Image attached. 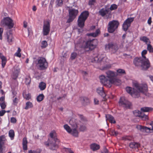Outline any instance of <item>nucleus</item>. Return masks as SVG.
Wrapping results in <instances>:
<instances>
[{
  "label": "nucleus",
  "instance_id": "1",
  "mask_svg": "<svg viewBox=\"0 0 153 153\" xmlns=\"http://www.w3.org/2000/svg\"><path fill=\"white\" fill-rule=\"evenodd\" d=\"M50 138L48 141L44 142V145L47 147L50 146V149L55 150L59 148V140L57 138L56 134L54 131H52L49 134Z\"/></svg>",
  "mask_w": 153,
  "mask_h": 153
},
{
  "label": "nucleus",
  "instance_id": "2",
  "mask_svg": "<svg viewBox=\"0 0 153 153\" xmlns=\"http://www.w3.org/2000/svg\"><path fill=\"white\" fill-rule=\"evenodd\" d=\"M100 82L104 85L110 88L112 84L117 85H119L121 83V81L119 79L115 78L113 79L108 80L105 76L103 75H102L99 77Z\"/></svg>",
  "mask_w": 153,
  "mask_h": 153
},
{
  "label": "nucleus",
  "instance_id": "3",
  "mask_svg": "<svg viewBox=\"0 0 153 153\" xmlns=\"http://www.w3.org/2000/svg\"><path fill=\"white\" fill-rule=\"evenodd\" d=\"M98 43V41L97 39H89L83 43V44L81 46V47L84 49L88 48L89 50H92L96 47Z\"/></svg>",
  "mask_w": 153,
  "mask_h": 153
},
{
  "label": "nucleus",
  "instance_id": "4",
  "mask_svg": "<svg viewBox=\"0 0 153 153\" xmlns=\"http://www.w3.org/2000/svg\"><path fill=\"white\" fill-rule=\"evenodd\" d=\"M119 23L116 20H113L109 22L108 25V30L110 33H113L118 27Z\"/></svg>",
  "mask_w": 153,
  "mask_h": 153
},
{
  "label": "nucleus",
  "instance_id": "5",
  "mask_svg": "<svg viewBox=\"0 0 153 153\" xmlns=\"http://www.w3.org/2000/svg\"><path fill=\"white\" fill-rule=\"evenodd\" d=\"M37 64L40 69L42 70L46 69L48 66V63L45 58L39 57L37 59Z\"/></svg>",
  "mask_w": 153,
  "mask_h": 153
},
{
  "label": "nucleus",
  "instance_id": "6",
  "mask_svg": "<svg viewBox=\"0 0 153 153\" xmlns=\"http://www.w3.org/2000/svg\"><path fill=\"white\" fill-rule=\"evenodd\" d=\"M78 13V10L74 8L70 9L69 10V18L67 23H70L72 22L75 18Z\"/></svg>",
  "mask_w": 153,
  "mask_h": 153
},
{
  "label": "nucleus",
  "instance_id": "7",
  "mask_svg": "<svg viewBox=\"0 0 153 153\" xmlns=\"http://www.w3.org/2000/svg\"><path fill=\"white\" fill-rule=\"evenodd\" d=\"M133 85L140 92L146 94L148 88L146 84H140L137 82L133 83Z\"/></svg>",
  "mask_w": 153,
  "mask_h": 153
},
{
  "label": "nucleus",
  "instance_id": "8",
  "mask_svg": "<svg viewBox=\"0 0 153 153\" xmlns=\"http://www.w3.org/2000/svg\"><path fill=\"white\" fill-rule=\"evenodd\" d=\"M119 104L125 108H130L131 106V102L126 99L124 97H121L119 101Z\"/></svg>",
  "mask_w": 153,
  "mask_h": 153
},
{
  "label": "nucleus",
  "instance_id": "9",
  "mask_svg": "<svg viewBox=\"0 0 153 153\" xmlns=\"http://www.w3.org/2000/svg\"><path fill=\"white\" fill-rule=\"evenodd\" d=\"M2 25L7 26L9 29L13 27L14 24L13 20L9 17L4 18L1 21Z\"/></svg>",
  "mask_w": 153,
  "mask_h": 153
},
{
  "label": "nucleus",
  "instance_id": "10",
  "mask_svg": "<svg viewBox=\"0 0 153 153\" xmlns=\"http://www.w3.org/2000/svg\"><path fill=\"white\" fill-rule=\"evenodd\" d=\"M151 66L150 62L148 59L143 58L140 67L142 70L144 71L147 70Z\"/></svg>",
  "mask_w": 153,
  "mask_h": 153
},
{
  "label": "nucleus",
  "instance_id": "11",
  "mask_svg": "<svg viewBox=\"0 0 153 153\" xmlns=\"http://www.w3.org/2000/svg\"><path fill=\"white\" fill-rule=\"evenodd\" d=\"M134 114L136 117H139L143 120H146L148 119V116L145 115L143 113L138 110H135L133 111Z\"/></svg>",
  "mask_w": 153,
  "mask_h": 153
},
{
  "label": "nucleus",
  "instance_id": "12",
  "mask_svg": "<svg viewBox=\"0 0 153 153\" xmlns=\"http://www.w3.org/2000/svg\"><path fill=\"white\" fill-rule=\"evenodd\" d=\"M50 23L48 21L45 22L43 24V32L44 36L48 35L50 31Z\"/></svg>",
  "mask_w": 153,
  "mask_h": 153
},
{
  "label": "nucleus",
  "instance_id": "13",
  "mask_svg": "<svg viewBox=\"0 0 153 153\" xmlns=\"http://www.w3.org/2000/svg\"><path fill=\"white\" fill-rule=\"evenodd\" d=\"M133 20L134 18L130 17L128 18L125 21L123 25V28L124 31H126L127 30Z\"/></svg>",
  "mask_w": 153,
  "mask_h": 153
},
{
  "label": "nucleus",
  "instance_id": "14",
  "mask_svg": "<svg viewBox=\"0 0 153 153\" xmlns=\"http://www.w3.org/2000/svg\"><path fill=\"white\" fill-rule=\"evenodd\" d=\"M105 48L106 50L109 49L113 51L114 52H116L118 50V46L116 44L111 42L109 43L108 45H105Z\"/></svg>",
  "mask_w": 153,
  "mask_h": 153
},
{
  "label": "nucleus",
  "instance_id": "15",
  "mask_svg": "<svg viewBox=\"0 0 153 153\" xmlns=\"http://www.w3.org/2000/svg\"><path fill=\"white\" fill-rule=\"evenodd\" d=\"M107 75L106 77H105L107 79V77L109 79L108 80H111L115 78V77H116L117 76V74L114 72L111 71H108L106 72Z\"/></svg>",
  "mask_w": 153,
  "mask_h": 153
},
{
  "label": "nucleus",
  "instance_id": "16",
  "mask_svg": "<svg viewBox=\"0 0 153 153\" xmlns=\"http://www.w3.org/2000/svg\"><path fill=\"white\" fill-rule=\"evenodd\" d=\"M143 58L141 57H135L133 60V63L135 66L140 67Z\"/></svg>",
  "mask_w": 153,
  "mask_h": 153
},
{
  "label": "nucleus",
  "instance_id": "17",
  "mask_svg": "<svg viewBox=\"0 0 153 153\" xmlns=\"http://www.w3.org/2000/svg\"><path fill=\"white\" fill-rule=\"evenodd\" d=\"M97 91L98 94L103 98L104 101L106 100V95L104 91L103 87L98 88L97 89Z\"/></svg>",
  "mask_w": 153,
  "mask_h": 153
},
{
  "label": "nucleus",
  "instance_id": "18",
  "mask_svg": "<svg viewBox=\"0 0 153 153\" xmlns=\"http://www.w3.org/2000/svg\"><path fill=\"white\" fill-rule=\"evenodd\" d=\"M109 12V8L105 7L101 9L99 11V13L101 16L103 17L108 14Z\"/></svg>",
  "mask_w": 153,
  "mask_h": 153
},
{
  "label": "nucleus",
  "instance_id": "19",
  "mask_svg": "<svg viewBox=\"0 0 153 153\" xmlns=\"http://www.w3.org/2000/svg\"><path fill=\"white\" fill-rule=\"evenodd\" d=\"M137 128L143 132L149 133L151 130L150 128L141 125H138Z\"/></svg>",
  "mask_w": 153,
  "mask_h": 153
},
{
  "label": "nucleus",
  "instance_id": "20",
  "mask_svg": "<svg viewBox=\"0 0 153 153\" xmlns=\"http://www.w3.org/2000/svg\"><path fill=\"white\" fill-rule=\"evenodd\" d=\"M6 139L4 135L0 137V153H3L2 152V147L5 143Z\"/></svg>",
  "mask_w": 153,
  "mask_h": 153
},
{
  "label": "nucleus",
  "instance_id": "21",
  "mask_svg": "<svg viewBox=\"0 0 153 153\" xmlns=\"http://www.w3.org/2000/svg\"><path fill=\"white\" fill-rule=\"evenodd\" d=\"M0 58L1 60L2 67L3 68H4L7 61V59L1 53H0Z\"/></svg>",
  "mask_w": 153,
  "mask_h": 153
},
{
  "label": "nucleus",
  "instance_id": "22",
  "mask_svg": "<svg viewBox=\"0 0 153 153\" xmlns=\"http://www.w3.org/2000/svg\"><path fill=\"white\" fill-rule=\"evenodd\" d=\"M85 20L79 16L77 20L78 25L79 27L81 28H83L84 26Z\"/></svg>",
  "mask_w": 153,
  "mask_h": 153
},
{
  "label": "nucleus",
  "instance_id": "23",
  "mask_svg": "<svg viewBox=\"0 0 153 153\" xmlns=\"http://www.w3.org/2000/svg\"><path fill=\"white\" fill-rule=\"evenodd\" d=\"M89 15V13L87 11H85L82 12L79 16L81 18L86 20Z\"/></svg>",
  "mask_w": 153,
  "mask_h": 153
},
{
  "label": "nucleus",
  "instance_id": "24",
  "mask_svg": "<svg viewBox=\"0 0 153 153\" xmlns=\"http://www.w3.org/2000/svg\"><path fill=\"white\" fill-rule=\"evenodd\" d=\"M105 117L106 118V120H108L110 123H116V121L112 116L110 114H107L105 115Z\"/></svg>",
  "mask_w": 153,
  "mask_h": 153
},
{
  "label": "nucleus",
  "instance_id": "25",
  "mask_svg": "<svg viewBox=\"0 0 153 153\" xmlns=\"http://www.w3.org/2000/svg\"><path fill=\"white\" fill-rule=\"evenodd\" d=\"M90 148L92 150L95 151L100 149V146L95 143H93L90 145Z\"/></svg>",
  "mask_w": 153,
  "mask_h": 153
},
{
  "label": "nucleus",
  "instance_id": "26",
  "mask_svg": "<svg viewBox=\"0 0 153 153\" xmlns=\"http://www.w3.org/2000/svg\"><path fill=\"white\" fill-rule=\"evenodd\" d=\"M80 100L84 105H88L90 104V101L89 98L85 97H81Z\"/></svg>",
  "mask_w": 153,
  "mask_h": 153
},
{
  "label": "nucleus",
  "instance_id": "27",
  "mask_svg": "<svg viewBox=\"0 0 153 153\" xmlns=\"http://www.w3.org/2000/svg\"><path fill=\"white\" fill-rule=\"evenodd\" d=\"M0 105L2 109H4L6 107V105L5 103V98L4 97H1L0 98Z\"/></svg>",
  "mask_w": 153,
  "mask_h": 153
},
{
  "label": "nucleus",
  "instance_id": "28",
  "mask_svg": "<svg viewBox=\"0 0 153 153\" xmlns=\"http://www.w3.org/2000/svg\"><path fill=\"white\" fill-rule=\"evenodd\" d=\"M6 37L7 40V42L9 43L13 41V34L10 32H8L7 33Z\"/></svg>",
  "mask_w": 153,
  "mask_h": 153
},
{
  "label": "nucleus",
  "instance_id": "29",
  "mask_svg": "<svg viewBox=\"0 0 153 153\" xmlns=\"http://www.w3.org/2000/svg\"><path fill=\"white\" fill-rule=\"evenodd\" d=\"M77 120L74 118H72L69 121L70 124L72 126L77 128L78 127V124L77 123Z\"/></svg>",
  "mask_w": 153,
  "mask_h": 153
},
{
  "label": "nucleus",
  "instance_id": "30",
  "mask_svg": "<svg viewBox=\"0 0 153 153\" xmlns=\"http://www.w3.org/2000/svg\"><path fill=\"white\" fill-rule=\"evenodd\" d=\"M140 39L141 41L146 43L147 44L148 43H149V44L151 43V42L149 39L146 36L141 37L140 38Z\"/></svg>",
  "mask_w": 153,
  "mask_h": 153
},
{
  "label": "nucleus",
  "instance_id": "31",
  "mask_svg": "<svg viewBox=\"0 0 153 153\" xmlns=\"http://www.w3.org/2000/svg\"><path fill=\"white\" fill-rule=\"evenodd\" d=\"M27 143L26 138L24 137L23 139L22 145L23 149L24 150H26L27 149Z\"/></svg>",
  "mask_w": 153,
  "mask_h": 153
},
{
  "label": "nucleus",
  "instance_id": "32",
  "mask_svg": "<svg viewBox=\"0 0 153 153\" xmlns=\"http://www.w3.org/2000/svg\"><path fill=\"white\" fill-rule=\"evenodd\" d=\"M141 111L142 112H148L153 110V108L151 107H143L141 108Z\"/></svg>",
  "mask_w": 153,
  "mask_h": 153
},
{
  "label": "nucleus",
  "instance_id": "33",
  "mask_svg": "<svg viewBox=\"0 0 153 153\" xmlns=\"http://www.w3.org/2000/svg\"><path fill=\"white\" fill-rule=\"evenodd\" d=\"M100 31L99 29H97L95 32L87 34L88 36H90L93 37H95L97 36L100 33Z\"/></svg>",
  "mask_w": 153,
  "mask_h": 153
},
{
  "label": "nucleus",
  "instance_id": "34",
  "mask_svg": "<svg viewBox=\"0 0 153 153\" xmlns=\"http://www.w3.org/2000/svg\"><path fill=\"white\" fill-rule=\"evenodd\" d=\"M70 133L73 136L76 137H77L78 136V132L76 127L74 129H71V131Z\"/></svg>",
  "mask_w": 153,
  "mask_h": 153
},
{
  "label": "nucleus",
  "instance_id": "35",
  "mask_svg": "<svg viewBox=\"0 0 153 153\" xmlns=\"http://www.w3.org/2000/svg\"><path fill=\"white\" fill-rule=\"evenodd\" d=\"M8 135L11 140H13L15 136V132L14 130L12 129L10 130L9 131Z\"/></svg>",
  "mask_w": 153,
  "mask_h": 153
},
{
  "label": "nucleus",
  "instance_id": "36",
  "mask_svg": "<svg viewBox=\"0 0 153 153\" xmlns=\"http://www.w3.org/2000/svg\"><path fill=\"white\" fill-rule=\"evenodd\" d=\"M39 87L40 90H43L45 89L46 87V84L42 82H41L39 83Z\"/></svg>",
  "mask_w": 153,
  "mask_h": 153
},
{
  "label": "nucleus",
  "instance_id": "37",
  "mask_svg": "<svg viewBox=\"0 0 153 153\" xmlns=\"http://www.w3.org/2000/svg\"><path fill=\"white\" fill-rule=\"evenodd\" d=\"M139 144L136 143L131 142L129 144V146L132 148H138L139 146Z\"/></svg>",
  "mask_w": 153,
  "mask_h": 153
},
{
  "label": "nucleus",
  "instance_id": "38",
  "mask_svg": "<svg viewBox=\"0 0 153 153\" xmlns=\"http://www.w3.org/2000/svg\"><path fill=\"white\" fill-rule=\"evenodd\" d=\"M33 106L32 103L30 102H27L26 103V106L25 108L27 110L29 108H32Z\"/></svg>",
  "mask_w": 153,
  "mask_h": 153
},
{
  "label": "nucleus",
  "instance_id": "39",
  "mask_svg": "<svg viewBox=\"0 0 153 153\" xmlns=\"http://www.w3.org/2000/svg\"><path fill=\"white\" fill-rule=\"evenodd\" d=\"M131 96L134 98H138L140 96V94L139 92L137 91L135 89L134 91Z\"/></svg>",
  "mask_w": 153,
  "mask_h": 153
},
{
  "label": "nucleus",
  "instance_id": "40",
  "mask_svg": "<svg viewBox=\"0 0 153 153\" xmlns=\"http://www.w3.org/2000/svg\"><path fill=\"white\" fill-rule=\"evenodd\" d=\"M13 104L14 105H17L19 101V99L16 97H13L12 98Z\"/></svg>",
  "mask_w": 153,
  "mask_h": 153
},
{
  "label": "nucleus",
  "instance_id": "41",
  "mask_svg": "<svg viewBox=\"0 0 153 153\" xmlns=\"http://www.w3.org/2000/svg\"><path fill=\"white\" fill-rule=\"evenodd\" d=\"M126 89L127 92L130 94L131 96L132 95V94L134 90V88L129 87H127L126 88Z\"/></svg>",
  "mask_w": 153,
  "mask_h": 153
},
{
  "label": "nucleus",
  "instance_id": "42",
  "mask_svg": "<svg viewBox=\"0 0 153 153\" xmlns=\"http://www.w3.org/2000/svg\"><path fill=\"white\" fill-rule=\"evenodd\" d=\"M44 96L43 94L39 95L36 98L37 101L38 102L42 101L44 98Z\"/></svg>",
  "mask_w": 153,
  "mask_h": 153
},
{
  "label": "nucleus",
  "instance_id": "43",
  "mask_svg": "<svg viewBox=\"0 0 153 153\" xmlns=\"http://www.w3.org/2000/svg\"><path fill=\"white\" fill-rule=\"evenodd\" d=\"M23 97L25 99L27 100H28L31 98V94L30 93L28 94H23Z\"/></svg>",
  "mask_w": 153,
  "mask_h": 153
},
{
  "label": "nucleus",
  "instance_id": "44",
  "mask_svg": "<svg viewBox=\"0 0 153 153\" xmlns=\"http://www.w3.org/2000/svg\"><path fill=\"white\" fill-rule=\"evenodd\" d=\"M64 128L66 131L70 133L71 131V129L70 127L67 124H65L64 126Z\"/></svg>",
  "mask_w": 153,
  "mask_h": 153
},
{
  "label": "nucleus",
  "instance_id": "45",
  "mask_svg": "<svg viewBox=\"0 0 153 153\" xmlns=\"http://www.w3.org/2000/svg\"><path fill=\"white\" fill-rule=\"evenodd\" d=\"M147 49L149 53H153V48L150 43L147 44Z\"/></svg>",
  "mask_w": 153,
  "mask_h": 153
},
{
  "label": "nucleus",
  "instance_id": "46",
  "mask_svg": "<svg viewBox=\"0 0 153 153\" xmlns=\"http://www.w3.org/2000/svg\"><path fill=\"white\" fill-rule=\"evenodd\" d=\"M21 51V49L19 48H18L17 52L15 53V55L17 57H21V55L20 53Z\"/></svg>",
  "mask_w": 153,
  "mask_h": 153
},
{
  "label": "nucleus",
  "instance_id": "47",
  "mask_svg": "<svg viewBox=\"0 0 153 153\" xmlns=\"http://www.w3.org/2000/svg\"><path fill=\"white\" fill-rule=\"evenodd\" d=\"M31 81V78L30 76H27L25 78V83L26 85H29Z\"/></svg>",
  "mask_w": 153,
  "mask_h": 153
},
{
  "label": "nucleus",
  "instance_id": "48",
  "mask_svg": "<svg viewBox=\"0 0 153 153\" xmlns=\"http://www.w3.org/2000/svg\"><path fill=\"white\" fill-rule=\"evenodd\" d=\"M122 139L125 140L130 141L132 140V137L131 136H125L123 137Z\"/></svg>",
  "mask_w": 153,
  "mask_h": 153
},
{
  "label": "nucleus",
  "instance_id": "49",
  "mask_svg": "<svg viewBox=\"0 0 153 153\" xmlns=\"http://www.w3.org/2000/svg\"><path fill=\"white\" fill-rule=\"evenodd\" d=\"M48 46L47 42L46 41H43L41 43V47L42 48H45Z\"/></svg>",
  "mask_w": 153,
  "mask_h": 153
},
{
  "label": "nucleus",
  "instance_id": "50",
  "mask_svg": "<svg viewBox=\"0 0 153 153\" xmlns=\"http://www.w3.org/2000/svg\"><path fill=\"white\" fill-rule=\"evenodd\" d=\"M117 8V6L115 4H113L111 5L110 8H109V10L111 11L115 10Z\"/></svg>",
  "mask_w": 153,
  "mask_h": 153
},
{
  "label": "nucleus",
  "instance_id": "51",
  "mask_svg": "<svg viewBox=\"0 0 153 153\" xmlns=\"http://www.w3.org/2000/svg\"><path fill=\"white\" fill-rule=\"evenodd\" d=\"M147 50H144L142 51L141 52V58H143V59H146V57L145 56V55L147 54Z\"/></svg>",
  "mask_w": 153,
  "mask_h": 153
},
{
  "label": "nucleus",
  "instance_id": "52",
  "mask_svg": "<svg viewBox=\"0 0 153 153\" xmlns=\"http://www.w3.org/2000/svg\"><path fill=\"white\" fill-rule=\"evenodd\" d=\"M110 133L111 135L113 136H117L118 134V132L116 131L114 129H112L111 130Z\"/></svg>",
  "mask_w": 153,
  "mask_h": 153
},
{
  "label": "nucleus",
  "instance_id": "53",
  "mask_svg": "<svg viewBox=\"0 0 153 153\" xmlns=\"http://www.w3.org/2000/svg\"><path fill=\"white\" fill-rule=\"evenodd\" d=\"M41 150L40 149H37L36 150H30L28 151V153H41Z\"/></svg>",
  "mask_w": 153,
  "mask_h": 153
},
{
  "label": "nucleus",
  "instance_id": "54",
  "mask_svg": "<svg viewBox=\"0 0 153 153\" xmlns=\"http://www.w3.org/2000/svg\"><path fill=\"white\" fill-rule=\"evenodd\" d=\"M117 73L120 74H126L125 71L122 69H119L117 71Z\"/></svg>",
  "mask_w": 153,
  "mask_h": 153
},
{
  "label": "nucleus",
  "instance_id": "55",
  "mask_svg": "<svg viewBox=\"0 0 153 153\" xmlns=\"http://www.w3.org/2000/svg\"><path fill=\"white\" fill-rule=\"evenodd\" d=\"M56 3L58 6H62L63 4L62 0H56Z\"/></svg>",
  "mask_w": 153,
  "mask_h": 153
},
{
  "label": "nucleus",
  "instance_id": "56",
  "mask_svg": "<svg viewBox=\"0 0 153 153\" xmlns=\"http://www.w3.org/2000/svg\"><path fill=\"white\" fill-rule=\"evenodd\" d=\"M86 129V127L84 125H82L80 126V127L79 128V130L81 131H85Z\"/></svg>",
  "mask_w": 153,
  "mask_h": 153
},
{
  "label": "nucleus",
  "instance_id": "57",
  "mask_svg": "<svg viewBox=\"0 0 153 153\" xmlns=\"http://www.w3.org/2000/svg\"><path fill=\"white\" fill-rule=\"evenodd\" d=\"M77 56V53H73L71 55V59H74Z\"/></svg>",
  "mask_w": 153,
  "mask_h": 153
},
{
  "label": "nucleus",
  "instance_id": "58",
  "mask_svg": "<svg viewBox=\"0 0 153 153\" xmlns=\"http://www.w3.org/2000/svg\"><path fill=\"white\" fill-rule=\"evenodd\" d=\"M96 0H89L88 2V4L90 5H94L95 2Z\"/></svg>",
  "mask_w": 153,
  "mask_h": 153
},
{
  "label": "nucleus",
  "instance_id": "59",
  "mask_svg": "<svg viewBox=\"0 0 153 153\" xmlns=\"http://www.w3.org/2000/svg\"><path fill=\"white\" fill-rule=\"evenodd\" d=\"M99 100L97 98H94V105H98L99 104Z\"/></svg>",
  "mask_w": 153,
  "mask_h": 153
},
{
  "label": "nucleus",
  "instance_id": "60",
  "mask_svg": "<svg viewBox=\"0 0 153 153\" xmlns=\"http://www.w3.org/2000/svg\"><path fill=\"white\" fill-rule=\"evenodd\" d=\"M17 120L16 118L14 117H12L10 119V122L11 123H15L16 122Z\"/></svg>",
  "mask_w": 153,
  "mask_h": 153
},
{
  "label": "nucleus",
  "instance_id": "61",
  "mask_svg": "<svg viewBox=\"0 0 153 153\" xmlns=\"http://www.w3.org/2000/svg\"><path fill=\"white\" fill-rule=\"evenodd\" d=\"M18 76V73H13L12 78L14 79H16L17 78Z\"/></svg>",
  "mask_w": 153,
  "mask_h": 153
},
{
  "label": "nucleus",
  "instance_id": "62",
  "mask_svg": "<svg viewBox=\"0 0 153 153\" xmlns=\"http://www.w3.org/2000/svg\"><path fill=\"white\" fill-rule=\"evenodd\" d=\"M6 111L5 110H2L0 111V116H3L5 113Z\"/></svg>",
  "mask_w": 153,
  "mask_h": 153
},
{
  "label": "nucleus",
  "instance_id": "63",
  "mask_svg": "<svg viewBox=\"0 0 153 153\" xmlns=\"http://www.w3.org/2000/svg\"><path fill=\"white\" fill-rule=\"evenodd\" d=\"M152 22V18L151 17H150L149 18V19H148L147 21V23L149 25H151Z\"/></svg>",
  "mask_w": 153,
  "mask_h": 153
},
{
  "label": "nucleus",
  "instance_id": "64",
  "mask_svg": "<svg viewBox=\"0 0 153 153\" xmlns=\"http://www.w3.org/2000/svg\"><path fill=\"white\" fill-rule=\"evenodd\" d=\"M101 153H108L107 149L106 148H105L104 149L103 151L101 152Z\"/></svg>",
  "mask_w": 153,
  "mask_h": 153
}]
</instances>
